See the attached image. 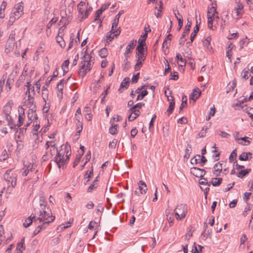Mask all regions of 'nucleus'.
I'll return each mask as SVG.
<instances>
[{"instance_id":"obj_1","label":"nucleus","mask_w":253,"mask_h":253,"mask_svg":"<svg viewBox=\"0 0 253 253\" xmlns=\"http://www.w3.org/2000/svg\"><path fill=\"white\" fill-rule=\"evenodd\" d=\"M34 212L35 216H39L37 220L40 222L44 221V224H48L55 219V216L52 215L51 210L45 204H40L39 208L34 209Z\"/></svg>"},{"instance_id":"obj_2","label":"nucleus","mask_w":253,"mask_h":253,"mask_svg":"<svg viewBox=\"0 0 253 253\" xmlns=\"http://www.w3.org/2000/svg\"><path fill=\"white\" fill-rule=\"evenodd\" d=\"M174 213L177 220H181L184 218L187 212V206L185 204H180L177 206L174 210Z\"/></svg>"},{"instance_id":"obj_3","label":"nucleus","mask_w":253,"mask_h":253,"mask_svg":"<svg viewBox=\"0 0 253 253\" xmlns=\"http://www.w3.org/2000/svg\"><path fill=\"white\" fill-rule=\"evenodd\" d=\"M11 170H7L3 176L7 184H10L12 187H14L16 184L17 177L15 174H10Z\"/></svg>"},{"instance_id":"obj_4","label":"nucleus","mask_w":253,"mask_h":253,"mask_svg":"<svg viewBox=\"0 0 253 253\" xmlns=\"http://www.w3.org/2000/svg\"><path fill=\"white\" fill-rule=\"evenodd\" d=\"M206 172V171L204 169H201L197 167H193L191 169V173L197 177H203Z\"/></svg>"},{"instance_id":"obj_5","label":"nucleus","mask_w":253,"mask_h":253,"mask_svg":"<svg viewBox=\"0 0 253 253\" xmlns=\"http://www.w3.org/2000/svg\"><path fill=\"white\" fill-rule=\"evenodd\" d=\"M136 42L137 41L136 40H133L127 45L126 47V50L124 53L125 58H129L130 57L129 53L131 52V50L134 48Z\"/></svg>"},{"instance_id":"obj_6","label":"nucleus","mask_w":253,"mask_h":253,"mask_svg":"<svg viewBox=\"0 0 253 253\" xmlns=\"http://www.w3.org/2000/svg\"><path fill=\"white\" fill-rule=\"evenodd\" d=\"M59 153L58 152L57 149L55 147V145H51V148L50 149V152H46L45 155H44L42 157V159L43 160L45 161L49 158V157L51 158L55 153L57 154Z\"/></svg>"},{"instance_id":"obj_7","label":"nucleus","mask_w":253,"mask_h":253,"mask_svg":"<svg viewBox=\"0 0 253 253\" xmlns=\"http://www.w3.org/2000/svg\"><path fill=\"white\" fill-rule=\"evenodd\" d=\"M82 66L79 69V71L78 72V74L80 77L84 78L86 74L89 72L86 68V61L85 60L82 61L81 62Z\"/></svg>"},{"instance_id":"obj_8","label":"nucleus","mask_w":253,"mask_h":253,"mask_svg":"<svg viewBox=\"0 0 253 253\" xmlns=\"http://www.w3.org/2000/svg\"><path fill=\"white\" fill-rule=\"evenodd\" d=\"M13 105V102L12 100H9L6 104L4 106L3 108V113L5 115H9L11 113V111L12 109V106Z\"/></svg>"},{"instance_id":"obj_9","label":"nucleus","mask_w":253,"mask_h":253,"mask_svg":"<svg viewBox=\"0 0 253 253\" xmlns=\"http://www.w3.org/2000/svg\"><path fill=\"white\" fill-rule=\"evenodd\" d=\"M201 94V92L198 88H195L193 90L190 96V99H192L195 101L198 99Z\"/></svg>"},{"instance_id":"obj_10","label":"nucleus","mask_w":253,"mask_h":253,"mask_svg":"<svg viewBox=\"0 0 253 253\" xmlns=\"http://www.w3.org/2000/svg\"><path fill=\"white\" fill-rule=\"evenodd\" d=\"M222 164L220 163H217L214 165L213 167V174L216 176H218L220 175V172L222 171Z\"/></svg>"},{"instance_id":"obj_11","label":"nucleus","mask_w":253,"mask_h":253,"mask_svg":"<svg viewBox=\"0 0 253 253\" xmlns=\"http://www.w3.org/2000/svg\"><path fill=\"white\" fill-rule=\"evenodd\" d=\"M145 43V39H139L138 40V44L136 47L137 52L138 53H142V52H144V46Z\"/></svg>"},{"instance_id":"obj_12","label":"nucleus","mask_w":253,"mask_h":253,"mask_svg":"<svg viewBox=\"0 0 253 253\" xmlns=\"http://www.w3.org/2000/svg\"><path fill=\"white\" fill-rule=\"evenodd\" d=\"M129 78L128 77L125 78L120 85V87L119 89V91L120 92H123L122 88H126V89L127 88V87L129 86Z\"/></svg>"},{"instance_id":"obj_13","label":"nucleus","mask_w":253,"mask_h":253,"mask_svg":"<svg viewBox=\"0 0 253 253\" xmlns=\"http://www.w3.org/2000/svg\"><path fill=\"white\" fill-rule=\"evenodd\" d=\"M138 185H139L138 189L139 190V193L141 194L145 193L147 190V185H146V183L144 181L140 180L138 182Z\"/></svg>"},{"instance_id":"obj_14","label":"nucleus","mask_w":253,"mask_h":253,"mask_svg":"<svg viewBox=\"0 0 253 253\" xmlns=\"http://www.w3.org/2000/svg\"><path fill=\"white\" fill-rule=\"evenodd\" d=\"M64 159V154H61L60 153H57V154H56V156L55 157V162L57 164L58 167L59 168H61V162Z\"/></svg>"},{"instance_id":"obj_15","label":"nucleus","mask_w":253,"mask_h":253,"mask_svg":"<svg viewBox=\"0 0 253 253\" xmlns=\"http://www.w3.org/2000/svg\"><path fill=\"white\" fill-rule=\"evenodd\" d=\"M199 26H200V23L199 24L198 23L197 19H196V25L194 29L193 32L191 34V35L190 37V40L192 42H193L195 37H196L197 33L199 31Z\"/></svg>"},{"instance_id":"obj_16","label":"nucleus","mask_w":253,"mask_h":253,"mask_svg":"<svg viewBox=\"0 0 253 253\" xmlns=\"http://www.w3.org/2000/svg\"><path fill=\"white\" fill-rule=\"evenodd\" d=\"M15 8L16 10L14 11V13L17 18H19L23 13V6L21 5H18Z\"/></svg>"},{"instance_id":"obj_17","label":"nucleus","mask_w":253,"mask_h":253,"mask_svg":"<svg viewBox=\"0 0 253 253\" xmlns=\"http://www.w3.org/2000/svg\"><path fill=\"white\" fill-rule=\"evenodd\" d=\"M192 25V22L191 20H189V19H187V23L185 27L184 31H183L182 35H184L185 36H187L189 34V32L190 30V28Z\"/></svg>"},{"instance_id":"obj_18","label":"nucleus","mask_w":253,"mask_h":253,"mask_svg":"<svg viewBox=\"0 0 253 253\" xmlns=\"http://www.w3.org/2000/svg\"><path fill=\"white\" fill-rule=\"evenodd\" d=\"M35 218V215H31L29 217L25 220L23 226L27 228L29 227L33 222V219Z\"/></svg>"},{"instance_id":"obj_19","label":"nucleus","mask_w":253,"mask_h":253,"mask_svg":"<svg viewBox=\"0 0 253 253\" xmlns=\"http://www.w3.org/2000/svg\"><path fill=\"white\" fill-rule=\"evenodd\" d=\"M176 59L180 62V64L177 62L179 66H180L181 67H185L186 65V62L185 61V60L182 57L180 53H178L176 54Z\"/></svg>"},{"instance_id":"obj_20","label":"nucleus","mask_w":253,"mask_h":253,"mask_svg":"<svg viewBox=\"0 0 253 253\" xmlns=\"http://www.w3.org/2000/svg\"><path fill=\"white\" fill-rule=\"evenodd\" d=\"M170 97L171 98V101L170 102L169 106L167 111V112L168 113L169 115L170 114L172 113V112H173V110L174 108V106H175V102L174 101V98L173 96H170Z\"/></svg>"},{"instance_id":"obj_21","label":"nucleus","mask_w":253,"mask_h":253,"mask_svg":"<svg viewBox=\"0 0 253 253\" xmlns=\"http://www.w3.org/2000/svg\"><path fill=\"white\" fill-rule=\"evenodd\" d=\"M214 3H212V6L209 9L208 11V16L214 17L215 13L217 14L218 12L216 11L215 6H213Z\"/></svg>"},{"instance_id":"obj_22","label":"nucleus","mask_w":253,"mask_h":253,"mask_svg":"<svg viewBox=\"0 0 253 253\" xmlns=\"http://www.w3.org/2000/svg\"><path fill=\"white\" fill-rule=\"evenodd\" d=\"M64 80L62 79L57 84V88H58L59 91L60 93V95L59 94H58V96H61V97H62V95H63V84H64Z\"/></svg>"},{"instance_id":"obj_23","label":"nucleus","mask_w":253,"mask_h":253,"mask_svg":"<svg viewBox=\"0 0 253 253\" xmlns=\"http://www.w3.org/2000/svg\"><path fill=\"white\" fill-rule=\"evenodd\" d=\"M251 171V169H246L241 170L237 174V175L238 177L242 178L243 176L249 174Z\"/></svg>"},{"instance_id":"obj_24","label":"nucleus","mask_w":253,"mask_h":253,"mask_svg":"<svg viewBox=\"0 0 253 253\" xmlns=\"http://www.w3.org/2000/svg\"><path fill=\"white\" fill-rule=\"evenodd\" d=\"M25 118V114L24 112L23 111L22 113H19L18 115V123L17 124V126L18 127L21 126L23 123Z\"/></svg>"},{"instance_id":"obj_25","label":"nucleus","mask_w":253,"mask_h":253,"mask_svg":"<svg viewBox=\"0 0 253 253\" xmlns=\"http://www.w3.org/2000/svg\"><path fill=\"white\" fill-rule=\"evenodd\" d=\"M134 112H135L133 114H129V116L128 117V121H132L139 116L140 113L139 111H135Z\"/></svg>"},{"instance_id":"obj_26","label":"nucleus","mask_w":253,"mask_h":253,"mask_svg":"<svg viewBox=\"0 0 253 253\" xmlns=\"http://www.w3.org/2000/svg\"><path fill=\"white\" fill-rule=\"evenodd\" d=\"M118 125H114L113 123L112 124L111 126L109 128V133L112 135H115L118 133Z\"/></svg>"},{"instance_id":"obj_27","label":"nucleus","mask_w":253,"mask_h":253,"mask_svg":"<svg viewBox=\"0 0 253 253\" xmlns=\"http://www.w3.org/2000/svg\"><path fill=\"white\" fill-rule=\"evenodd\" d=\"M98 177H97L95 180L93 181V183L91 184L88 187V189H87V192H91L92 191V190H93L94 189L96 188L97 187V185L98 184Z\"/></svg>"},{"instance_id":"obj_28","label":"nucleus","mask_w":253,"mask_h":253,"mask_svg":"<svg viewBox=\"0 0 253 253\" xmlns=\"http://www.w3.org/2000/svg\"><path fill=\"white\" fill-rule=\"evenodd\" d=\"M187 104V97L185 95H183L182 97V103L179 107V111H181L184 107H186Z\"/></svg>"},{"instance_id":"obj_29","label":"nucleus","mask_w":253,"mask_h":253,"mask_svg":"<svg viewBox=\"0 0 253 253\" xmlns=\"http://www.w3.org/2000/svg\"><path fill=\"white\" fill-rule=\"evenodd\" d=\"M99 55L102 58L106 57L108 55L107 49L105 47L101 49L99 51Z\"/></svg>"},{"instance_id":"obj_30","label":"nucleus","mask_w":253,"mask_h":253,"mask_svg":"<svg viewBox=\"0 0 253 253\" xmlns=\"http://www.w3.org/2000/svg\"><path fill=\"white\" fill-rule=\"evenodd\" d=\"M48 91L46 87L44 86L42 87V98L44 102H45V100L47 99Z\"/></svg>"},{"instance_id":"obj_31","label":"nucleus","mask_w":253,"mask_h":253,"mask_svg":"<svg viewBox=\"0 0 253 253\" xmlns=\"http://www.w3.org/2000/svg\"><path fill=\"white\" fill-rule=\"evenodd\" d=\"M188 147L186 149L185 151V155L184 156V158L188 159L191 153V149H192V146L190 144H188Z\"/></svg>"},{"instance_id":"obj_32","label":"nucleus","mask_w":253,"mask_h":253,"mask_svg":"<svg viewBox=\"0 0 253 253\" xmlns=\"http://www.w3.org/2000/svg\"><path fill=\"white\" fill-rule=\"evenodd\" d=\"M213 179L217 180L216 181H211V183L213 186H218L220 185L222 182V178H214Z\"/></svg>"},{"instance_id":"obj_33","label":"nucleus","mask_w":253,"mask_h":253,"mask_svg":"<svg viewBox=\"0 0 253 253\" xmlns=\"http://www.w3.org/2000/svg\"><path fill=\"white\" fill-rule=\"evenodd\" d=\"M24 244V238L21 240V242L17 244L16 249L17 250H19V252L18 253H21L22 252V250H21V249L22 248L23 250H25V248L23 246V244Z\"/></svg>"},{"instance_id":"obj_34","label":"nucleus","mask_w":253,"mask_h":253,"mask_svg":"<svg viewBox=\"0 0 253 253\" xmlns=\"http://www.w3.org/2000/svg\"><path fill=\"white\" fill-rule=\"evenodd\" d=\"M167 212V219L168 220V221L169 222V225L171 226V225L173 224V214L169 213V211Z\"/></svg>"},{"instance_id":"obj_35","label":"nucleus","mask_w":253,"mask_h":253,"mask_svg":"<svg viewBox=\"0 0 253 253\" xmlns=\"http://www.w3.org/2000/svg\"><path fill=\"white\" fill-rule=\"evenodd\" d=\"M56 41L60 44L62 48H64L65 46V42L61 37H56Z\"/></svg>"},{"instance_id":"obj_36","label":"nucleus","mask_w":253,"mask_h":253,"mask_svg":"<svg viewBox=\"0 0 253 253\" xmlns=\"http://www.w3.org/2000/svg\"><path fill=\"white\" fill-rule=\"evenodd\" d=\"M148 94V92L147 90H145L142 91L140 94L137 95V100H140L143 99V98L146 96Z\"/></svg>"},{"instance_id":"obj_37","label":"nucleus","mask_w":253,"mask_h":253,"mask_svg":"<svg viewBox=\"0 0 253 253\" xmlns=\"http://www.w3.org/2000/svg\"><path fill=\"white\" fill-rule=\"evenodd\" d=\"M249 70L248 69H244L242 71V78L245 79V80H247L250 76V75H249Z\"/></svg>"},{"instance_id":"obj_38","label":"nucleus","mask_w":253,"mask_h":253,"mask_svg":"<svg viewBox=\"0 0 253 253\" xmlns=\"http://www.w3.org/2000/svg\"><path fill=\"white\" fill-rule=\"evenodd\" d=\"M146 56V54L145 53H144V52H142V53H136V57L137 58H138L139 60H141L142 61H144V60L145 59Z\"/></svg>"},{"instance_id":"obj_39","label":"nucleus","mask_w":253,"mask_h":253,"mask_svg":"<svg viewBox=\"0 0 253 253\" xmlns=\"http://www.w3.org/2000/svg\"><path fill=\"white\" fill-rule=\"evenodd\" d=\"M237 157L236 149L233 150L229 156V161L232 162L234 161V159H236Z\"/></svg>"},{"instance_id":"obj_40","label":"nucleus","mask_w":253,"mask_h":253,"mask_svg":"<svg viewBox=\"0 0 253 253\" xmlns=\"http://www.w3.org/2000/svg\"><path fill=\"white\" fill-rule=\"evenodd\" d=\"M201 156L200 155H196L194 158L191 159V163L192 164H197L198 163V161L201 159Z\"/></svg>"},{"instance_id":"obj_41","label":"nucleus","mask_w":253,"mask_h":253,"mask_svg":"<svg viewBox=\"0 0 253 253\" xmlns=\"http://www.w3.org/2000/svg\"><path fill=\"white\" fill-rule=\"evenodd\" d=\"M208 129L207 126H205L203 127L202 129L201 130V131L198 134V136L199 137H203L206 135L207 130Z\"/></svg>"},{"instance_id":"obj_42","label":"nucleus","mask_w":253,"mask_h":253,"mask_svg":"<svg viewBox=\"0 0 253 253\" xmlns=\"http://www.w3.org/2000/svg\"><path fill=\"white\" fill-rule=\"evenodd\" d=\"M92 10V7L91 6H89L88 8L86 9L85 10L84 15H83L81 19L80 20V22L82 21L84 19L87 18L88 17V13L89 11H91Z\"/></svg>"},{"instance_id":"obj_43","label":"nucleus","mask_w":253,"mask_h":253,"mask_svg":"<svg viewBox=\"0 0 253 253\" xmlns=\"http://www.w3.org/2000/svg\"><path fill=\"white\" fill-rule=\"evenodd\" d=\"M176 18L178 22V27L177 28V30L178 31H180L183 26V19H182V17L178 18V16H176Z\"/></svg>"},{"instance_id":"obj_44","label":"nucleus","mask_w":253,"mask_h":253,"mask_svg":"<svg viewBox=\"0 0 253 253\" xmlns=\"http://www.w3.org/2000/svg\"><path fill=\"white\" fill-rule=\"evenodd\" d=\"M160 4L159 8L158 9V11L157 12H155V13L156 16L158 18L161 17V12H162V10L163 8L162 1L160 0Z\"/></svg>"},{"instance_id":"obj_45","label":"nucleus","mask_w":253,"mask_h":253,"mask_svg":"<svg viewBox=\"0 0 253 253\" xmlns=\"http://www.w3.org/2000/svg\"><path fill=\"white\" fill-rule=\"evenodd\" d=\"M211 41V38L208 37L206 39L203 41V45L206 46L207 48H209V46L210 45Z\"/></svg>"},{"instance_id":"obj_46","label":"nucleus","mask_w":253,"mask_h":253,"mask_svg":"<svg viewBox=\"0 0 253 253\" xmlns=\"http://www.w3.org/2000/svg\"><path fill=\"white\" fill-rule=\"evenodd\" d=\"M128 58H125L124 60L125 66L124 67L123 70L125 71H126L129 69V65L130 64V62L128 61Z\"/></svg>"},{"instance_id":"obj_47","label":"nucleus","mask_w":253,"mask_h":253,"mask_svg":"<svg viewBox=\"0 0 253 253\" xmlns=\"http://www.w3.org/2000/svg\"><path fill=\"white\" fill-rule=\"evenodd\" d=\"M106 9H107V6H104V7L102 6L100 9L97 10L96 12L97 17H100V15L102 14V13Z\"/></svg>"},{"instance_id":"obj_48","label":"nucleus","mask_w":253,"mask_h":253,"mask_svg":"<svg viewBox=\"0 0 253 253\" xmlns=\"http://www.w3.org/2000/svg\"><path fill=\"white\" fill-rule=\"evenodd\" d=\"M82 156L80 155V154L77 155L75 159L74 162L73 163V168H75V167L78 165L81 159Z\"/></svg>"},{"instance_id":"obj_49","label":"nucleus","mask_w":253,"mask_h":253,"mask_svg":"<svg viewBox=\"0 0 253 253\" xmlns=\"http://www.w3.org/2000/svg\"><path fill=\"white\" fill-rule=\"evenodd\" d=\"M117 140L116 139H114L112 141L110 142L109 144V147L112 149H115L117 143Z\"/></svg>"},{"instance_id":"obj_50","label":"nucleus","mask_w":253,"mask_h":253,"mask_svg":"<svg viewBox=\"0 0 253 253\" xmlns=\"http://www.w3.org/2000/svg\"><path fill=\"white\" fill-rule=\"evenodd\" d=\"M32 166L29 165L26 169L24 171V172L22 173V175L24 176H27L28 174L29 173L30 171L32 170Z\"/></svg>"},{"instance_id":"obj_51","label":"nucleus","mask_w":253,"mask_h":253,"mask_svg":"<svg viewBox=\"0 0 253 253\" xmlns=\"http://www.w3.org/2000/svg\"><path fill=\"white\" fill-rule=\"evenodd\" d=\"M185 37L186 36L182 34L179 40V44L180 45H183L184 44L185 42L187 40V39L185 38Z\"/></svg>"},{"instance_id":"obj_52","label":"nucleus","mask_w":253,"mask_h":253,"mask_svg":"<svg viewBox=\"0 0 253 253\" xmlns=\"http://www.w3.org/2000/svg\"><path fill=\"white\" fill-rule=\"evenodd\" d=\"M248 44L247 42V37H246L245 39H243L240 42V49H242L244 48V45L246 44Z\"/></svg>"},{"instance_id":"obj_53","label":"nucleus","mask_w":253,"mask_h":253,"mask_svg":"<svg viewBox=\"0 0 253 253\" xmlns=\"http://www.w3.org/2000/svg\"><path fill=\"white\" fill-rule=\"evenodd\" d=\"M239 159L240 161H247L248 160V157L247 156V154L244 152L239 156Z\"/></svg>"},{"instance_id":"obj_54","label":"nucleus","mask_w":253,"mask_h":253,"mask_svg":"<svg viewBox=\"0 0 253 253\" xmlns=\"http://www.w3.org/2000/svg\"><path fill=\"white\" fill-rule=\"evenodd\" d=\"M213 17L212 16H208V27L210 29H211L212 26V23H213Z\"/></svg>"},{"instance_id":"obj_55","label":"nucleus","mask_w":253,"mask_h":253,"mask_svg":"<svg viewBox=\"0 0 253 253\" xmlns=\"http://www.w3.org/2000/svg\"><path fill=\"white\" fill-rule=\"evenodd\" d=\"M86 61V68L88 71H90L92 68V65L91 64V57H90L89 61Z\"/></svg>"},{"instance_id":"obj_56","label":"nucleus","mask_w":253,"mask_h":253,"mask_svg":"<svg viewBox=\"0 0 253 253\" xmlns=\"http://www.w3.org/2000/svg\"><path fill=\"white\" fill-rule=\"evenodd\" d=\"M74 35L72 34L70 36V42L69 44L67 50H69L73 46V42H74Z\"/></svg>"},{"instance_id":"obj_57","label":"nucleus","mask_w":253,"mask_h":253,"mask_svg":"<svg viewBox=\"0 0 253 253\" xmlns=\"http://www.w3.org/2000/svg\"><path fill=\"white\" fill-rule=\"evenodd\" d=\"M244 7V6L242 4L240 3L238 4V7L236 8V13L237 15H239L240 13V11L242 10Z\"/></svg>"},{"instance_id":"obj_58","label":"nucleus","mask_w":253,"mask_h":253,"mask_svg":"<svg viewBox=\"0 0 253 253\" xmlns=\"http://www.w3.org/2000/svg\"><path fill=\"white\" fill-rule=\"evenodd\" d=\"M139 73H138L135 75H134L131 79L132 83H136L138 82V80L139 79Z\"/></svg>"},{"instance_id":"obj_59","label":"nucleus","mask_w":253,"mask_h":253,"mask_svg":"<svg viewBox=\"0 0 253 253\" xmlns=\"http://www.w3.org/2000/svg\"><path fill=\"white\" fill-rule=\"evenodd\" d=\"M177 123L180 124H185L187 123V120L186 118L182 117L180 119H179L177 120Z\"/></svg>"},{"instance_id":"obj_60","label":"nucleus","mask_w":253,"mask_h":253,"mask_svg":"<svg viewBox=\"0 0 253 253\" xmlns=\"http://www.w3.org/2000/svg\"><path fill=\"white\" fill-rule=\"evenodd\" d=\"M170 76H172V77L170 78V80H173L174 81H176L178 79V73L176 72H174L173 74L171 73Z\"/></svg>"},{"instance_id":"obj_61","label":"nucleus","mask_w":253,"mask_h":253,"mask_svg":"<svg viewBox=\"0 0 253 253\" xmlns=\"http://www.w3.org/2000/svg\"><path fill=\"white\" fill-rule=\"evenodd\" d=\"M91 158V152L90 151H88L86 155L85 156V162L84 163V165H85V164L87 163V162L89 161Z\"/></svg>"},{"instance_id":"obj_62","label":"nucleus","mask_w":253,"mask_h":253,"mask_svg":"<svg viewBox=\"0 0 253 253\" xmlns=\"http://www.w3.org/2000/svg\"><path fill=\"white\" fill-rule=\"evenodd\" d=\"M252 193L250 192H246L244 193V196L243 197L244 200L245 202H247L248 200L250 198V196L251 195Z\"/></svg>"},{"instance_id":"obj_63","label":"nucleus","mask_w":253,"mask_h":253,"mask_svg":"<svg viewBox=\"0 0 253 253\" xmlns=\"http://www.w3.org/2000/svg\"><path fill=\"white\" fill-rule=\"evenodd\" d=\"M138 132L137 129L135 127L131 130L130 134L131 137L134 138Z\"/></svg>"},{"instance_id":"obj_64","label":"nucleus","mask_w":253,"mask_h":253,"mask_svg":"<svg viewBox=\"0 0 253 253\" xmlns=\"http://www.w3.org/2000/svg\"><path fill=\"white\" fill-rule=\"evenodd\" d=\"M247 113L249 115L250 117L253 121V108H251L249 111H248Z\"/></svg>"}]
</instances>
